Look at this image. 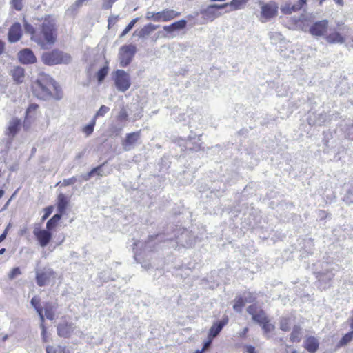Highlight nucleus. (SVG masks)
<instances>
[{"mask_svg":"<svg viewBox=\"0 0 353 353\" xmlns=\"http://www.w3.org/2000/svg\"><path fill=\"white\" fill-rule=\"evenodd\" d=\"M23 26L26 32L30 34L31 40L42 48L54 45L57 40V21L52 15H46L41 19L37 30L27 21H24Z\"/></svg>","mask_w":353,"mask_h":353,"instance_id":"nucleus-1","label":"nucleus"},{"mask_svg":"<svg viewBox=\"0 0 353 353\" xmlns=\"http://www.w3.org/2000/svg\"><path fill=\"white\" fill-rule=\"evenodd\" d=\"M33 94L39 99L59 100L62 92L57 83L50 77L44 75L37 79L32 85Z\"/></svg>","mask_w":353,"mask_h":353,"instance_id":"nucleus-2","label":"nucleus"},{"mask_svg":"<svg viewBox=\"0 0 353 353\" xmlns=\"http://www.w3.org/2000/svg\"><path fill=\"white\" fill-rule=\"evenodd\" d=\"M41 59L43 62L48 65L68 64L72 60V57L69 54L58 49H53L51 51L43 53Z\"/></svg>","mask_w":353,"mask_h":353,"instance_id":"nucleus-3","label":"nucleus"},{"mask_svg":"<svg viewBox=\"0 0 353 353\" xmlns=\"http://www.w3.org/2000/svg\"><path fill=\"white\" fill-rule=\"evenodd\" d=\"M112 78L115 88L119 92H125L131 86L130 76L123 70L118 69L113 72Z\"/></svg>","mask_w":353,"mask_h":353,"instance_id":"nucleus-4","label":"nucleus"},{"mask_svg":"<svg viewBox=\"0 0 353 353\" xmlns=\"http://www.w3.org/2000/svg\"><path fill=\"white\" fill-rule=\"evenodd\" d=\"M180 12H176L172 9L166 8L157 12H148L145 19L155 22H168L180 16Z\"/></svg>","mask_w":353,"mask_h":353,"instance_id":"nucleus-5","label":"nucleus"},{"mask_svg":"<svg viewBox=\"0 0 353 353\" xmlns=\"http://www.w3.org/2000/svg\"><path fill=\"white\" fill-rule=\"evenodd\" d=\"M137 52V48L133 44L123 45L119 48V65L122 68L128 66Z\"/></svg>","mask_w":353,"mask_h":353,"instance_id":"nucleus-6","label":"nucleus"},{"mask_svg":"<svg viewBox=\"0 0 353 353\" xmlns=\"http://www.w3.org/2000/svg\"><path fill=\"white\" fill-rule=\"evenodd\" d=\"M247 312L252 316V320L259 325L268 319L265 312L256 304L249 305Z\"/></svg>","mask_w":353,"mask_h":353,"instance_id":"nucleus-7","label":"nucleus"},{"mask_svg":"<svg viewBox=\"0 0 353 353\" xmlns=\"http://www.w3.org/2000/svg\"><path fill=\"white\" fill-rule=\"evenodd\" d=\"M279 7L275 2L264 3L261 6V15L264 19H261L262 22H265L272 18H274L278 14Z\"/></svg>","mask_w":353,"mask_h":353,"instance_id":"nucleus-8","label":"nucleus"},{"mask_svg":"<svg viewBox=\"0 0 353 353\" xmlns=\"http://www.w3.org/2000/svg\"><path fill=\"white\" fill-rule=\"evenodd\" d=\"M329 22L324 19L314 23L310 28V33L315 37H321L325 34L327 31Z\"/></svg>","mask_w":353,"mask_h":353,"instance_id":"nucleus-9","label":"nucleus"},{"mask_svg":"<svg viewBox=\"0 0 353 353\" xmlns=\"http://www.w3.org/2000/svg\"><path fill=\"white\" fill-rule=\"evenodd\" d=\"M55 272L52 269H48L46 271L37 272L36 281L39 286L43 287L47 285L52 278H54Z\"/></svg>","mask_w":353,"mask_h":353,"instance_id":"nucleus-10","label":"nucleus"},{"mask_svg":"<svg viewBox=\"0 0 353 353\" xmlns=\"http://www.w3.org/2000/svg\"><path fill=\"white\" fill-rule=\"evenodd\" d=\"M74 329V327L72 323L64 321L57 325V334L61 338L68 339L73 333Z\"/></svg>","mask_w":353,"mask_h":353,"instance_id":"nucleus-11","label":"nucleus"},{"mask_svg":"<svg viewBox=\"0 0 353 353\" xmlns=\"http://www.w3.org/2000/svg\"><path fill=\"white\" fill-rule=\"evenodd\" d=\"M33 234L41 247H46L52 239V234L50 230L34 229Z\"/></svg>","mask_w":353,"mask_h":353,"instance_id":"nucleus-12","label":"nucleus"},{"mask_svg":"<svg viewBox=\"0 0 353 353\" xmlns=\"http://www.w3.org/2000/svg\"><path fill=\"white\" fill-rule=\"evenodd\" d=\"M229 321L228 316H224L221 321H217L213 323L212 325L209 330L208 336H211L213 339L219 335L222 329L225 326Z\"/></svg>","mask_w":353,"mask_h":353,"instance_id":"nucleus-13","label":"nucleus"},{"mask_svg":"<svg viewBox=\"0 0 353 353\" xmlns=\"http://www.w3.org/2000/svg\"><path fill=\"white\" fill-rule=\"evenodd\" d=\"M23 31L19 23H14L11 26L8 33V39L10 43L19 41L22 37Z\"/></svg>","mask_w":353,"mask_h":353,"instance_id":"nucleus-14","label":"nucleus"},{"mask_svg":"<svg viewBox=\"0 0 353 353\" xmlns=\"http://www.w3.org/2000/svg\"><path fill=\"white\" fill-rule=\"evenodd\" d=\"M18 59L23 64H32L37 61V58L33 52L28 48L21 50L18 53Z\"/></svg>","mask_w":353,"mask_h":353,"instance_id":"nucleus-15","label":"nucleus"},{"mask_svg":"<svg viewBox=\"0 0 353 353\" xmlns=\"http://www.w3.org/2000/svg\"><path fill=\"white\" fill-rule=\"evenodd\" d=\"M303 347L309 353H316L319 348V339L314 336H308L305 339Z\"/></svg>","mask_w":353,"mask_h":353,"instance_id":"nucleus-16","label":"nucleus"},{"mask_svg":"<svg viewBox=\"0 0 353 353\" xmlns=\"http://www.w3.org/2000/svg\"><path fill=\"white\" fill-rule=\"evenodd\" d=\"M248 1L249 0H232L230 3H226L221 5L214 4L212 6V7L216 8L218 9H222L229 6L230 7V10L234 11L243 8Z\"/></svg>","mask_w":353,"mask_h":353,"instance_id":"nucleus-17","label":"nucleus"},{"mask_svg":"<svg viewBox=\"0 0 353 353\" xmlns=\"http://www.w3.org/2000/svg\"><path fill=\"white\" fill-rule=\"evenodd\" d=\"M141 138V130L128 133L125 138L122 141V145L125 150H128L129 147L136 143Z\"/></svg>","mask_w":353,"mask_h":353,"instance_id":"nucleus-18","label":"nucleus"},{"mask_svg":"<svg viewBox=\"0 0 353 353\" xmlns=\"http://www.w3.org/2000/svg\"><path fill=\"white\" fill-rule=\"evenodd\" d=\"M21 121L17 118H13L9 123L6 130V134L14 137L21 128Z\"/></svg>","mask_w":353,"mask_h":353,"instance_id":"nucleus-19","label":"nucleus"},{"mask_svg":"<svg viewBox=\"0 0 353 353\" xmlns=\"http://www.w3.org/2000/svg\"><path fill=\"white\" fill-rule=\"evenodd\" d=\"M57 305H52L49 302L44 304L43 312H44V317L46 316L49 320H54L56 317V309Z\"/></svg>","mask_w":353,"mask_h":353,"instance_id":"nucleus-20","label":"nucleus"},{"mask_svg":"<svg viewBox=\"0 0 353 353\" xmlns=\"http://www.w3.org/2000/svg\"><path fill=\"white\" fill-rule=\"evenodd\" d=\"M325 39L330 43H343L345 41V37L337 31L331 32Z\"/></svg>","mask_w":353,"mask_h":353,"instance_id":"nucleus-21","label":"nucleus"},{"mask_svg":"<svg viewBox=\"0 0 353 353\" xmlns=\"http://www.w3.org/2000/svg\"><path fill=\"white\" fill-rule=\"evenodd\" d=\"M11 75L17 83H21L25 77L24 69L20 66L14 67L11 71Z\"/></svg>","mask_w":353,"mask_h":353,"instance_id":"nucleus-22","label":"nucleus"},{"mask_svg":"<svg viewBox=\"0 0 353 353\" xmlns=\"http://www.w3.org/2000/svg\"><path fill=\"white\" fill-rule=\"evenodd\" d=\"M186 25L187 21L184 19H181L178 21L174 22L170 25L165 26L163 27V29L168 32H172L175 30H179L185 28Z\"/></svg>","mask_w":353,"mask_h":353,"instance_id":"nucleus-23","label":"nucleus"},{"mask_svg":"<svg viewBox=\"0 0 353 353\" xmlns=\"http://www.w3.org/2000/svg\"><path fill=\"white\" fill-rule=\"evenodd\" d=\"M302 339V328L299 325H294L290 334V341L299 343Z\"/></svg>","mask_w":353,"mask_h":353,"instance_id":"nucleus-24","label":"nucleus"},{"mask_svg":"<svg viewBox=\"0 0 353 353\" xmlns=\"http://www.w3.org/2000/svg\"><path fill=\"white\" fill-rule=\"evenodd\" d=\"M68 200L63 194H59L57 198V209L59 214H63L65 212Z\"/></svg>","mask_w":353,"mask_h":353,"instance_id":"nucleus-25","label":"nucleus"},{"mask_svg":"<svg viewBox=\"0 0 353 353\" xmlns=\"http://www.w3.org/2000/svg\"><path fill=\"white\" fill-rule=\"evenodd\" d=\"M158 26L152 23H148L144 26L138 32L139 37H145L150 34L153 31L158 28Z\"/></svg>","mask_w":353,"mask_h":353,"instance_id":"nucleus-26","label":"nucleus"},{"mask_svg":"<svg viewBox=\"0 0 353 353\" xmlns=\"http://www.w3.org/2000/svg\"><path fill=\"white\" fill-rule=\"evenodd\" d=\"M40 298L38 296H34L32 298L30 303L31 305L34 307L36 311L37 312L41 321L44 322V315L43 314V308L40 305Z\"/></svg>","mask_w":353,"mask_h":353,"instance_id":"nucleus-27","label":"nucleus"},{"mask_svg":"<svg viewBox=\"0 0 353 353\" xmlns=\"http://www.w3.org/2000/svg\"><path fill=\"white\" fill-rule=\"evenodd\" d=\"M212 5L210 6L208 9L202 12L204 17L210 21H213L214 19L219 16V14L215 10H219L216 8H212Z\"/></svg>","mask_w":353,"mask_h":353,"instance_id":"nucleus-28","label":"nucleus"},{"mask_svg":"<svg viewBox=\"0 0 353 353\" xmlns=\"http://www.w3.org/2000/svg\"><path fill=\"white\" fill-rule=\"evenodd\" d=\"M260 326L261 327L264 334H265L268 338H269V336H268V334L270 332H274V330H275V325L270 323V320L269 319V318L266 319L263 323H261Z\"/></svg>","mask_w":353,"mask_h":353,"instance_id":"nucleus-29","label":"nucleus"},{"mask_svg":"<svg viewBox=\"0 0 353 353\" xmlns=\"http://www.w3.org/2000/svg\"><path fill=\"white\" fill-rule=\"evenodd\" d=\"M62 214H56L51 219H50L46 223V228L48 230L54 229L61 220Z\"/></svg>","mask_w":353,"mask_h":353,"instance_id":"nucleus-30","label":"nucleus"},{"mask_svg":"<svg viewBox=\"0 0 353 353\" xmlns=\"http://www.w3.org/2000/svg\"><path fill=\"white\" fill-rule=\"evenodd\" d=\"M292 321L290 317H281L279 321V327L283 332H288L291 328Z\"/></svg>","mask_w":353,"mask_h":353,"instance_id":"nucleus-31","label":"nucleus"},{"mask_svg":"<svg viewBox=\"0 0 353 353\" xmlns=\"http://www.w3.org/2000/svg\"><path fill=\"white\" fill-rule=\"evenodd\" d=\"M281 11L284 14H291L292 12L299 11V8H297L295 4L286 3L281 8Z\"/></svg>","mask_w":353,"mask_h":353,"instance_id":"nucleus-32","label":"nucleus"},{"mask_svg":"<svg viewBox=\"0 0 353 353\" xmlns=\"http://www.w3.org/2000/svg\"><path fill=\"white\" fill-rule=\"evenodd\" d=\"M245 301L241 296H238L234 300L233 309L236 312H241L243 307L245 306Z\"/></svg>","mask_w":353,"mask_h":353,"instance_id":"nucleus-33","label":"nucleus"},{"mask_svg":"<svg viewBox=\"0 0 353 353\" xmlns=\"http://www.w3.org/2000/svg\"><path fill=\"white\" fill-rule=\"evenodd\" d=\"M109 71V67L108 65L101 68L97 73V78L99 82H101L104 80L105 77L108 75Z\"/></svg>","mask_w":353,"mask_h":353,"instance_id":"nucleus-34","label":"nucleus"},{"mask_svg":"<svg viewBox=\"0 0 353 353\" xmlns=\"http://www.w3.org/2000/svg\"><path fill=\"white\" fill-rule=\"evenodd\" d=\"M353 339V331H350L345 334L339 341V345L344 346Z\"/></svg>","mask_w":353,"mask_h":353,"instance_id":"nucleus-35","label":"nucleus"},{"mask_svg":"<svg viewBox=\"0 0 353 353\" xmlns=\"http://www.w3.org/2000/svg\"><path fill=\"white\" fill-rule=\"evenodd\" d=\"M39 105L36 103H31L26 110V119L32 117L38 110Z\"/></svg>","mask_w":353,"mask_h":353,"instance_id":"nucleus-36","label":"nucleus"},{"mask_svg":"<svg viewBox=\"0 0 353 353\" xmlns=\"http://www.w3.org/2000/svg\"><path fill=\"white\" fill-rule=\"evenodd\" d=\"M139 18L137 17L134 19H132L128 24V26L125 28V29L122 31V32L120 34V37H124L127 33H128L131 30L132 28L134 27V26L135 25V23L139 21Z\"/></svg>","mask_w":353,"mask_h":353,"instance_id":"nucleus-37","label":"nucleus"},{"mask_svg":"<svg viewBox=\"0 0 353 353\" xmlns=\"http://www.w3.org/2000/svg\"><path fill=\"white\" fill-rule=\"evenodd\" d=\"M95 124L96 120L92 119L90 123L83 128V132L88 136L90 135L94 131Z\"/></svg>","mask_w":353,"mask_h":353,"instance_id":"nucleus-38","label":"nucleus"},{"mask_svg":"<svg viewBox=\"0 0 353 353\" xmlns=\"http://www.w3.org/2000/svg\"><path fill=\"white\" fill-rule=\"evenodd\" d=\"M110 110V108L108 106L104 105H101L99 110L96 112L93 119L97 120V119L99 117H103L106 113H108Z\"/></svg>","mask_w":353,"mask_h":353,"instance_id":"nucleus-39","label":"nucleus"},{"mask_svg":"<svg viewBox=\"0 0 353 353\" xmlns=\"http://www.w3.org/2000/svg\"><path fill=\"white\" fill-rule=\"evenodd\" d=\"M77 178L75 176H72L69 179H63V181L59 182L57 185H58L61 183V186L66 187V186H69L71 185H74L77 182Z\"/></svg>","mask_w":353,"mask_h":353,"instance_id":"nucleus-40","label":"nucleus"},{"mask_svg":"<svg viewBox=\"0 0 353 353\" xmlns=\"http://www.w3.org/2000/svg\"><path fill=\"white\" fill-rule=\"evenodd\" d=\"M128 114L125 109H122L117 117L118 121H125L128 120Z\"/></svg>","mask_w":353,"mask_h":353,"instance_id":"nucleus-41","label":"nucleus"},{"mask_svg":"<svg viewBox=\"0 0 353 353\" xmlns=\"http://www.w3.org/2000/svg\"><path fill=\"white\" fill-rule=\"evenodd\" d=\"M21 274V270L19 267L14 268L11 270V271L8 274V278L12 280L14 279L16 276L20 275Z\"/></svg>","mask_w":353,"mask_h":353,"instance_id":"nucleus-42","label":"nucleus"},{"mask_svg":"<svg viewBox=\"0 0 353 353\" xmlns=\"http://www.w3.org/2000/svg\"><path fill=\"white\" fill-rule=\"evenodd\" d=\"M105 165V163H103L101 165H99V166H97L94 168H92L90 172H88L86 176L85 177V180H88L90 178L93 176L95 173H97V170H101L102 167Z\"/></svg>","mask_w":353,"mask_h":353,"instance_id":"nucleus-43","label":"nucleus"},{"mask_svg":"<svg viewBox=\"0 0 353 353\" xmlns=\"http://www.w3.org/2000/svg\"><path fill=\"white\" fill-rule=\"evenodd\" d=\"M53 210H54V207L52 205H49V206L43 209L44 214L43 215V216L41 218L42 221L47 219L50 216V215L52 214V212H53Z\"/></svg>","mask_w":353,"mask_h":353,"instance_id":"nucleus-44","label":"nucleus"},{"mask_svg":"<svg viewBox=\"0 0 353 353\" xmlns=\"http://www.w3.org/2000/svg\"><path fill=\"white\" fill-rule=\"evenodd\" d=\"M23 0H11V3L12 7L20 11L23 8Z\"/></svg>","mask_w":353,"mask_h":353,"instance_id":"nucleus-45","label":"nucleus"},{"mask_svg":"<svg viewBox=\"0 0 353 353\" xmlns=\"http://www.w3.org/2000/svg\"><path fill=\"white\" fill-rule=\"evenodd\" d=\"M41 336L43 341L44 343L48 342V335H47V329L44 324V322L41 321Z\"/></svg>","mask_w":353,"mask_h":353,"instance_id":"nucleus-46","label":"nucleus"},{"mask_svg":"<svg viewBox=\"0 0 353 353\" xmlns=\"http://www.w3.org/2000/svg\"><path fill=\"white\" fill-rule=\"evenodd\" d=\"M117 0H103V8L105 10L110 9L112 7V5L117 1Z\"/></svg>","mask_w":353,"mask_h":353,"instance_id":"nucleus-47","label":"nucleus"},{"mask_svg":"<svg viewBox=\"0 0 353 353\" xmlns=\"http://www.w3.org/2000/svg\"><path fill=\"white\" fill-rule=\"evenodd\" d=\"M213 338L208 336V340L203 343V348L201 349L205 352L211 345Z\"/></svg>","mask_w":353,"mask_h":353,"instance_id":"nucleus-48","label":"nucleus"},{"mask_svg":"<svg viewBox=\"0 0 353 353\" xmlns=\"http://www.w3.org/2000/svg\"><path fill=\"white\" fill-rule=\"evenodd\" d=\"M117 19H118V17H110L108 20V28L110 29L116 23Z\"/></svg>","mask_w":353,"mask_h":353,"instance_id":"nucleus-49","label":"nucleus"},{"mask_svg":"<svg viewBox=\"0 0 353 353\" xmlns=\"http://www.w3.org/2000/svg\"><path fill=\"white\" fill-rule=\"evenodd\" d=\"M46 353H57L58 352V347H54L52 345H48L46 348Z\"/></svg>","mask_w":353,"mask_h":353,"instance_id":"nucleus-50","label":"nucleus"},{"mask_svg":"<svg viewBox=\"0 0 353 353\" xmlns=\"http://www.w3.org/2000/svg\"><path fill=\"white\" fill-rule=\"evenodd\" d=\"M245 350L246 353H256L255 347L250 345H246L245 347Z\"/></svg>","mask_w":353,"mask_h":353,"instance_id":"nucleus-51","label":"nucleus"},{"mask_svg":"<svg viewBox=\"0 0 353 353\" xmlns=\"http://www.w3.org/2000/svg\"><path fill=\"white\" fill-rule=\"evenodd\" d=\"M9 228H10V224L6 227V228L5 229L3 232L0 235V240L1 241H3L6 238V236H7L8 230H9Z\"/></svg>","mask_w":353,"mask_h":353,"instance_id":"nucleus-52","label":"nucleus"},{"mask_svg":"<svg viewBox=\"0 0 353 353\" xmlns=\"http://www.w3.org/2000/svg\"><path fill=\"white\" fill-rule=\"evenodd\" d=\"M307 0H299L297 3L295 5L297 8H299V10L306 4Z\"/></svg>","mask_w":353,"mask_h":353,"instance_id":"nucleus-53","label":"nucleus"},{"mask_svg":"<svg viewBox=\"0 0 353 353\" xmlns=\"http://www.w3.org/2000/svg\"><path fill=\"white\" fill-rule=\"evenodd\" d=\"M57 353H70L69 350L65 347L58 346V352Z\"/></svg>","mask_w":353,"mask_h":353,"instance_id":"nucleus-54","label":"nucleus"},{"mask_svg":"<svg viewBox=\"0 0 353 353\" xmlns=\"http://www.w3.org/2000/svg\"><path fill=\"white\" fill-rule=\"evenodd\" d=\"M249 331L248 327H245L239 334L241 338H245Z\"/></svg>","mask_w":353,"mask_h":353,"instance_id":"nucleus-55","label":"nucleus"},{"mask_svg":"<svg viewBox=\"0 0 353 353\" xmlns=\"http://www.w3.org/2000/svg\"><path fill=\"white\" fill-rule=\"evenodd\" d=\"M5 48V43L0 40V56L4 52Z\"/></svg>","mask_w":353,"mask_h":353,"instance_id":"nucleus-56","label":"nucleus"},{"mask_svg":"<svg viewBox=\"0 0 353 353\" xmlns=\"http://www.w3.org/2000/svg\"><path fill=\"white\" fill-rule=\"evenodd\" d=\"M287 348H289L290 350H287L286 352L287 353H299L296 350L293 349V348H290V346H287Z\"/></svg>","mask_w":353,"mask_h":353,"instance_id":"nucleus-57","label":"nucleus"},{"mask_svg":"<svg viewBox=\"0 0 353 353\" xmlns=\"http://www.w3.org/2000/svg\"><path fill=\"white\" fill-rule=\"evenodd\" d=\"M335 1L339 5H341V6L343 5V0H335Z\"/></svg>","mask_w":353,"mask_h":353,"instance_id":"nucleus-58","label":"nucleus"},{"mask_svg":"<svg viewBox=\"0 0 353 353\" xmlns=\"http://www.w3.org/2000/svg\"><path fill=\"white\" fill-rule=\"evenodd\" d=\"M95 174H97L98 176H102L103 175V173H102V170H97V173H95Z\"/></svg>","mask_w":353,"mask_h":353,"instance_id":"nucleus-59","label":"nucleus"},{"mask_svg":"<svg viewBox=\"0 0 353 353\" xmlns=\"http://www.w3.org/2000/svg\"><path fill=\"white\" fill-rule=\"evenodd\" d=\"M5 252H6L5 248L0 249V255L3 254L5 253Z\"/></svg>","mask_w":353,"mask_h":353,"instance_id":"nucleus-60","label":"nucleus"},{"mask_svg":"<svg viewBox=\"0 0 353 353\" xmlns=\"http://www.w3.org/2000/svg\"><path fill=\"white\" fill-rule=\"evenodd\" d=\"M3 194H4V191L2 190H0V199L3 196Z\"/></svg>","mask_w":353,"mask_h":353,"instance_id":"nucleus-61","label":"nucleus"},{"mask_svg":"<svg viewBox=\"0 0 353 353\" xmlns=\"http://www.w3.org/2000/svg\"><path fill=\"white\" fill-rule=\"evenodd\" d=\"M204 352L202 350H197L194 353H203Z\"/></svg>","mask_w":353,"mask_h":353,"instance_id":"nucleus-62","label":"nucleus"},{"mask_svg":"<svg viewBox=\"0 0 353 353\" xmlns=\"http://www.w3.org/2000/svg\"><path fill=\"white\" fill-rule=\"evenodd\" d=\"M2 242L1 240H0V243Z\"/></svg>","mask_w":353,"mask_h":353,"instance_id":"nucleus-63","label":"nucleus"}]
</instances>
